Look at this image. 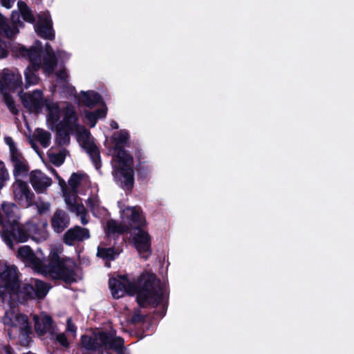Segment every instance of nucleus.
Returning <instances> with one entry per match:
<instances>
[{
  "instance_id": "f257e3e1",
  "label": "nucleus",
  "mask_w": 354,
  "mask_h": 354,
  "mask_svg": "<svg viewBox=\"0 0 354 354\" xmlns=\"http://www.w3.org/2000/svg\"><path fill=\"white\" fill-rule=\"evenodd\" d=\"M109 285L114 299L123 297L125 292L130 296L136 295V301L140 308H156L164 297L160 280L155 274L146 271L133 279V282L124 283L116 278H110Z\"/></svg>"
},
{
  "instance_id": "f03ea898",
  "label": "nucleus",
  "mask_w": 354,
  "mask_h": 354,
  "mask_svg": "<svg viewBox=\"0 0 354 354\" xmlns=\"http://www.w3.org/2000/svg\"><path fill=\"white\" fill-rule=\"evenodd\" d=\"M1 209L0 235L10 249L14 248L15 243H25L29 239L37 241L46 239L44 228L47 226L46 222L42 224V228L31 221L21 224L19 222V209L14 203H3Z\"/></svg>"
},
{
  "instance_id": "7ed1b4c3",
  "label": "nucleus",
  "mask_w": 354,
  "mask_h": 354,
  "mask_svg": "<svg viewBox=\"0 0 354 354\" xmlns=\"http://www.w3.org/2000/svg\"><path fill=\"white\" fill-rule=\"evenodd\" d=\"M28 261L37 272L49 274L53 279L62 280L66 284L77 281L76 263L69 257H61L56 250L50 252L48 263H44L35 254Z\"/></svg>"
},
{
  "instance_id": "20e7f679",
  "label": "nucleus",
  "mask_w": 354,
  "mask_h": 354,
  "mask_svg": "<svg viewBox=\"0 0 354 354\" xmlns=\"http://www.w3.org/2000/svg\"><path fill=\"white\" fill-rule=\"evenodd\" d=\"M113 177L116 183L124 190L131 192L134 187L133 156L115 157Z\"/></svg>"
},
{
  "instance_id": "39448f33",
  "label": "nucleus",
  "mask_w": 354,
  "mask_h": 354,
  "mask_svg": "<svg viewBox=\"0 0 354 354\" xmlns=\"http://www.w3.org/2000/svg\"><path fill=\"white\" fill-rule=\"evenodd\" d=\"M48 290L49 288L45 282L39 279H35L34 284L23 283L21 286L19 283L17 290L12 292V294L21 297L22 302H26L35 299H44Z\"/></svg>"
},
{
  "instance_id": "423d86ee",
  "label": "nucleus",
  "mask_w": 354,
  "mask_h": 354,
  "mask_svg": "<svg viewBox=\"0 0 354 354\" xmlns=\"http://www.w3.org/2000/svg\"><path fill=\"white\" fill-rule=\"evenodd\" d=\"M109 333L108 331H99L93 333V335L87 334L82 335L78 346L86 352L82 354H104L105 346L100 339L101 334Z\"/></svg>"
},
{
  "instance_id": "0eeeda50",
  "label": "nucleus",
  "mask_w": 354,
  "mask_h": 354,
  "mask_svg": "<svg viewBox=\"0 0 354 354\" xmlns=\"http://www.w3.org/2000/svg\"><path fill=\"white\" fill-rule=\"evenodd\" d=\"M15 201L24 207L34 204L35 194L28 183L21 179H17L12 185Z\"/></svg>"
},
{
  "instance_id": "6e6552de",
  "label": "nucleus",
  "mask_w": 354,
  "mask_h": 354,
  "mask_svg": "<svg viewBox=\"0 0 354 354\" xmlns=\"http://www.w3.org/2000/svg\"><path fill=\"white\" fill-rule=\"evenodd\" d=\"M43 52L42 43L39 40H36L29 48L24 46L19 48V55L28 59L35 71H39L41 67V56Z\"/></svg>"
},
{
  "instance_id": "1a4fd4ad",
  "label": "nucleus",
  "mask_w": 354,
  "mask_h": 354,
  "mask_svg": "<svg viewBox=\"0 0 354 354\" xmlns=\"http://www.w3.org/2000/svg\"><path fill=\"white\" fill-rule=\"evenodd\" d=\"M23 106L30 112L39 113L44 106L43 93L39 89L24 93L21 96Z\"/></svg>"
},
{
  "instance_id": "9d476101",
  "label": "nucleus",
  "mask_w": 354,
  "mask_h": 354,
  "mask_svg": "<svg viewBox=\"0 0 354 354\" xmlns=\"http://www.w3.org/2000/svg\"><path fill=\"white\" fill-rule=\"evenodd\" d=\"M133 241L140 257L147 260L152 252L151 237L148 232L140 229L133 237Z\"/></svg>"
},
{
  "instance_id": "9b49d317",
  "label": "nucleus",
  "mask_w": 354,
  "mask_h": 354,
  "mask_svg": "<svg viewBox=\"0 0 354 354\" xmlns=\"http://www.w3.org/2000/svg\"><path fill=\"white\" fill-rule=\"evenodd\" d=\"M100 339L105 346V351H113L116 354H129L124 346V340L121 337L114 336L112 333L101 334Z\"/></svg>"
},
{
  "instance_id": "f8f14e48",
  "label": "nucleus",
  "mask_w": 354,
  "mask_h": 354,
  "mask_svg": "<svg viewBox=\"0 0 354 354\" xmlns=\"http://www.w3.org/2000/svg\"><path fill=\"white\" fill-rule=\"evenodd\" d=\"M30 183L37 194H41L51 185L52 179L40 170L35 169L30 174Z\"/></svg>"
},
{
  "instance_id": "ddd939ff",
  "label": "nucleus",
  "mask_w": 354,
  "mask_h": 354,
  "mask_svg": "<svg viewBox=\"0 0 354 354\" xmlns=\"http://www.w3.org/2000/svg\"><path fill=\"white\" fill-rule=\"evenodd\" d=\"M35 29L37 35L41 38L50 41L55 39V33L53 28V21L50 17H40L35 26Z\"/></svg>"
},
{
  "instance_id": "4468645a",
  "label": "nucleus",
  "mask_w": 354,
  "mask_h": 354,
  "mask_svg": "<svg viewBox=\"0 0 354 354\" xmlns=\"http://www.w3.org/2000/svg\"><path fill=\"white\" fill-rule=\"evenodd\" d=\"M90 238L87 228L76 225L68 229L64 234L63 241L67 245H73L76 241L80 242Z\"/></svg>"
},
{
  "instance_id": "2eb2a0df",
  "label": "nucleus",
  "mask_w": 354,
  "mask_h": 354,
  "mask_svg": "<svg viewBox=\"0 0 354 354\" xmlns=\"http://www.w3.org/2000/svg\"><path fill=\"white\" fill-rule=\"evenodd\" d=\"M22 84L21 77L8 68H4L0 79V91L4 89L15 90Z\"/></svg>"
},
{
  "instance_id": "dca6fc26",
  "label": "nucleus",
  "mask_w": 354,
  "mask_h": 354,
  "mask_svg": "<svg viewBox=\"0 0 354 354\" xmlns=\"http://www.w3.org/2000/svg\"><path fill=\"white\" fill-rule=\"evenodd\" d=\"M0 278L2 283L8 288L10 293L12 294V292L17 290L19 281L17 273V268L15 266L6 267L0 274Z\"/></svg>"
},
{
  "instance_id": "f3484780",
  "label": "nucleus",
  "mask_w": 354,
  "mask_h": 354,
  "mask_svg": "<svg viewBox=\"0 0 354 354\" xmlns=\"http://www.w3.org/2000/svg\"><path fill=\"white\" fill-rule=\"evenodd\" d=\"M112 138L115 144L114 150L118 151L115 157L132 156L125 150L124 147L129 139V134L127 131L120 130L115 133Z\"/></svg>"
},
{
  "instance_id": "a211bd4d",
  "label": "nucleus",
  "mask_w": 354,
  "mask_h": 354,
  "mask_svg": "<svg viewBox=\"0 0 354 354\" xmlns=\"http://www.w3.org/2000/svg\"><path fill=\"white\" fill-rule=\"evenodd\" d=\"M81 147L88 154L94 167L99 170L102 167V160L99 147L95 145L93 140H88L82 142Z\"/></svg>"
},
{
  "instance_id": "6ab92c4d",
  "label": "nucleus",
  "mask_w": 354,
  "mask_h": 354,
  "mask_svg": "<svg viewBox=\"0 0 354 354\" xmlns=\"http://www.w3.org/2000/svg\"><path fill=\"white\" fill-rule=\"evenodd\" d=\"M69 225L67 214L61 209H57L51 218V226L57 233L62 232Z\"/></svg>"
},
{
  "instance_id": "aec40b11",
  "label": "nucleus",
  "mask_w": 354,
  "mask_h": 354,
  "mask_svg": "<svg viewBox=\"0 0 354 354\" xmlns=\"http://www.w3.org/2000/svg\"><path fill=\"white\" fill-rule=\"evenodd\" d=\"M80 102L85 106L92 109L102 102V97L100 93L93 91H82Z\"/></svg>"
},
{
  "instance_id": "412c9836",
  "label": "nucleus",
  "mask_w": 354,
  "mask_h": 354,
  "mask_svg": "<svg viewBox=\"0 0 354 354\" xmlns=\"http://www.w3.org/2000/svg\"><path fill=\"white\" fill-rule=\"evenodd\" d=\"M55 130V144L59 147L68 145L71 140L70 134L73 130H69L62 126V124H57Z\"/></svg>"
},
{
  "instance_id": "4be33fe9",
  "label": "nucleus",
  "mask_w": 354,
  "mask_h": 354,
  "mask_svg": "<svg viewBox=\"0 0 354 354\" xmlns=\"http://www.w3.org/2000/svg\"><path fill=\"white\" fill-rule=\"evenodd\" d=\"M138 160L139 162L136 167L138 180L143 183H147L150 179L152 167L147 164V162H142L140 157H138Z\"/></svg>"
},
{
  "instance_id": "5701e85b",
  "label": "nucleus",
  "mask_w": 354,
  "mask_h": 354,
  "mask_svg": "<svg viewBox=\"0 0 354 354\" xmlns=\"http://www.w3.org/2000/svg\"><path fill=\"white\" fill-rule=\"evenodd\" d=\"M78 117L75 111L72 108H67L64 113L62 121L57 124H62V126L66 127L69 130H74L78 126Z\"/></svg>"
},
{
  "instance_id": "b1692460",
  "label": "nucleus",
  "mask_w": 354,
  "mask_h": 354,
  "mask_svg": "<svg viewBox=\"0 0 354 354\" xmlns=\"http://www.w3.org/2000/svg\"><path fill=\"white\" fill-rule=\"evenodd\" d=\"M119 254L120 251L116 250L114 247L97 248V257L105 261V265L108 267L110 266V263H108L107 261H114Z\"/></svg>"
},
{
  "instance_id": "393cba45",
  "label": "nucleus",
  "mask_w": 354,
  "mask_h": 354,
  "mask_svg": "<svg viewBox=\"0 0 354 354\" xmlns=\"http://www.w3.org/2000/svg\"><path fill=\"white\" fill-rule=\"evenodd\" d=\"M146 225L145 218L136 209H133L129 216V225L131 229L140 231L143 230Z\"/></svg>"
},
{
  "instance_id": "a878e982",
  "label": "nucleus",
  "mask_w": 354,
  "mask_h": 354,
  "mask_svg": "<svg viewBox=\"0 0 354 354\" xmlns=\"http://www.w3.org/2000/svg\"><path fill=\"white\" fill-rule=\"evenodd\" d=\"M54 328V321L52 317L48 315L44 316L41 319V328L39 323L35 324V330L39 331L41 335L50 332L51 335H53Z\"/></svg>"
},
{
  "instance_id": "bb28decb",
  "label": "nucleus",
  "mask_w": 354,
  "mask_h": 354,
  "mask_svg": "<svg viewBox=\"0 0 354 354\" xmlns=\"http://www.w3.org/2000/svg\"><path fill=\"white\" fill-rule=\"evenodd\" d=\"M57 64V59L55 54L45 55L43 57L42 68L44 73L48 75L53 73L55 68Z\"/></svg>"
},
{
  "instance_id": "cd10ccee",
  "label": "nucleus",
  "mask_w": 354,
  "mask_h": 354,
  "mask_svg": "<svg viewBox=\"0 0 354 354\" xmlns=\"http://www.w3.org/2000/svg\"><path fill=\"white\" fill-rule=\"evenodd\" d=\"M12 164L14 167L13 176L15 180L19 179V177L27 176L29 167L26 160H19Z\"/></svg>"
},
{
  "instance_id": "c85d7f7f",
  "label": "nucleus",
  "mask_w": 354,
  "mask_h": 354,
  "mask_svg": "<svg viewBox=\"0 0 354 354\" xmlns=\"http://www.w3.org/2000/svg\"><path fill=\"white\" fill-rule=\"evenodd\" d=\"M38 71H35L33 68V66H28L25 71H24V76H25V87L27 88L31 85H36L38 84L39 77L36 74V73Z\"/></svg>"
},
{
  "instance_id": "c756f323",
  "label": "nucleus",
  "mask_w": 354,
  "mask_h": 354,
  "mask_svg": "<svg viewBox=\"0 0 354 354\" xmlns=\"http://www.w3.org/2000/svg\"><path fill=\"white\" fill-rule=\"evenodd\" d=\"M48 110V121L52 124L55 125L60 122L59 107L57 104H48L46 105Z\"/></svg>"
},
{
  "instance_id": "7c9ffc66",
  "label": "nucleus",
  "mask_w": 354,
  "mask_h": 354,
  "mask_svg": "<svg viewBox=\"0 0 354 354\" xmlns=\"http://www.w3.org/2000/svg\"><path fill=\"white\" fill-rule=\"evenodd\" d=\"M17 4L22 19L28 23L33 24L35 21V18L26 3L24 1H19Z\"/></svg>"
},
{
  "instance_id": "2f4dec72",
  "label": "nucleus",
  "mask_w": 354,
  "mask_h": 354,
  "mask_svg": "<svg viewBox=\"0 0 354 354\" xmlns=\"http://www.w3.org/2000/svg\"><path fill=\"white\" fill-rule=\"evenodd\" d=\"M15 33V29L9 26L6 19L0 13V35L11 38Z\"/></svg>"
},
{
  "instance_id": "473e14b6",
  "label": "nucleus",
  "mask_w": 354,
  "mask_h": 354,
  "mask_svg": "<svg viewBox=\"0 0 354 354\" xmlns=\"http://www.w3.org/2000/svg\"><path fill=\"white\" fill-rule=\"evenodd\" d=\"M51 135L49 132L41 129H37L36 140L43 147H48L50 145Z\"/></svg>"
},
{
  "instance_id": "72a5a7b5",
  "label": "nucleus",
  "mask_w": 354,
  "mask_h": 354,
  "mask_svg": "<svg viewBox=\"0 0 354 354\" xmlns=\"http://www.w3.org/2000/svg\"><path fill=\"white\" fill-rule=\"evenodd\" d=\"M66 150L64 149L62 151L57 153H48L50 161L56 167L61 166L65 160Z\"/></svg>"
},
{
  "instance_id": "f704fd0d",
  "label": "nucleus",
  "mask_w": 354,
  "mask_h": 354,
  "mask_svg": "<svg viewBox=\"0 0 354 354\" xmlns=\"http://www.w3.org/2000/svg\"><path fill=\"white\" fill-rule=\"evenodd\" d=\"M53 337L55 343L59 344L62 347L64 348H68L70 346V342L64 333H53Z\"/></svg>"
},
{
  "instance_id": "c9c22d12",
  "label": "nucleus",
  "mask_w": 354,
  "mask_h": 354,
  "mask_svg": "<svg viewBox=\"0 0 354 354\" xmlns=\"http://www.w3.org/2000/svg\"><path fill=\"white\" fill-rule=\"evenodd\" d=\"M3 101L11 113H12L15 115L19 114V110L16 107L15 102L12 95H10L8 93L4 94Z\"/></svg>"
},
{
  "instance_id": "e433bc0d",
  "label": "nucleus",
  "mask_w": 354,
  "mask_h": 354,
  "mask_svg": "<svg viewBox=\"0 0 354 354\" xmlns=\"http://www.w3.org/2000/svg\"><path fill=\"white\" fill-rule=\"evenodd\" d=\"M18 255L21 258L28 261L31 257L33 258L35 257V253L33 252L31 248L28 245H24L20 247L17 251Z\"/></svg>"
},
{
  "instance_id": "4c0bfd02",
  "label": "nucleus",
  "mask_w": 354,
  "mask_h": 354,
  "mask_svg": "<svg viewBox=\"0 0 354 354\" xmlns=\"http://www.w3.org/2000/svg\"><path fill=\"white\" fill-rule=\"evenodd\" d=\"M107 228L111 233H120L123 234L125 230V227L118 225L114 220H111L107 223Z\"/></svg>"
},
{
  "instance_id": "58836bf2",
  "label": "nucleus",
  "mask_w": 354,
  "mask_h": 354,
  "mask_svg": "<svg viewBox=\"0 0 354 354\" xmlns=\"http://www.w3.org/2000/svg\"><path fill=\"white\" fill-rule=\"evenodd\" d=\"M9 179V174L3 162L0 160V190L5 186Z\"/></svg>"
},
{
  "instance_id": "ea45409f",
  "label": "nucleus",
  "mask_w": 354,
  "mask_h": 354,
  "mask_svg": "<svg viewBox=\"0 0 354 354\" xmlns=\"http://www.w3.org/2000/svg\"><path fill=\"white\" fill-rule=\"evenodd\" d=\"M82 175L77 173H73L68 180V184L72 189L76 190L81 183Z\"/></svg>"
},
{
  "instance_id": "a19ab883",
  "label": "nucleus",
  "mask_w": 354,
  "mask_h": 354,
  "mask_svg": "<svg viewBox=\"0 0 354 354\" xmlns=\"http://www.w3.org/2000/svg\"><path fill=\"white\" fill-rule=\"evenodd\" d=\"M146 320V316L140 313V310H136L133 313V315L130 319V322L132 324H138L144 323Z\"/></svg>"
},
{
  "instance_id": "79ce46f5",
  "label": "nucleus",
  "mask_w": 354,
  "mask_h": 354,
  "mask_svg": "<svg viewBox=\"0 0 354 354\" xmlns=\"http://www.w3.org/2000/svg\"><path fill=\"white\" fill-rule=\"evenodd\" d=\"M86 205L89 207L91 212L93 214L98 209L100 206V201L97 197H89L86 201Z\"/></svg>"
},
{
  "instance_id": "37998d69",
  "label": "nucleus",
  "mask_w": 354,
  "mask_h": 354,
  "mask_svg": "<svg viewBox=\"0 0 354 354\" xmlns=\"http://www.w3.org/2000/svg\"><path fill=\"white\" fill-rule=\"evenodd\" d=\"M85 116L86 119L89 121L91 123V127H94L95 124L97 122V120L98 119L97 114L95 113V112L86 111H85Z\"/></svg>"
},
{
  "instance_id": "c03bdc74",
  "label": "nucleus",
  "mask_w": 354,
  "mask_h": 354,
  "mask_svg": "<svg viewBox=\"0 0 354 354\" xmlns=\"http://www.w3.org/2000/svg\"><path fill=\"white\" fill-rule=\"evenodd\" d=\"M90 136L91 133L89 131L84 129L82 132H80L77 134V140L81 145L82 142L90 140Z\"/></svg>"
},
{
  "instance_id": "a18cd8bd",
  "label": "nucleus",
  "mask_w": 354,
  "mask_h": 354,
  "mask_svg": "<svg viewBox=\"0 0 354 354\" xmlns=\"http://www.w3.org/2000/svg\"><path fill=\"white\" fill-rule=\"evenodd\" d=\"M23 160H25V158H24L21 153H20L19 151L10 153V160L12 163Z\"/></svg>"
},
{
  "instance_id": "49530a36",
  "label": "nucleus",
  "mask_w": 354,
  "mask_h": 354,
  "mask_svg": "<svg viewBox=\"0 0 354 354\" xmlns=\"http://www.w3.org/2000/svg\"><path fill=\"white\" fill-rule=\"evenodd\" d=\"M65 201L70 211L74 212L79 203H77L75 200L73 201L70 198H66Z\"/></svg>"
},
{
  "instance_id": "de8ad7c7",
  "label": "nucleus",
  "mask_w": 354,
  "mask_h": 354,
  "mask_svg": "<svg viewBox=\"0 0 354 354\" xmlns=\"http://www.w3.org/2000/svg\"><path fill=\"white\" fill-rule=\"evenodd\" d=\"M8 295H12L10 293L8 288L3 283L0 284V298L5 299Z\"/></svg>"
},
{
  "instance_id": "09e8293b",
  "label": "nucleus",
  "mask_w": 354,
  "mask_h": 354,
  "mask_svg": "<svg viewBox=\"0 0 354 354\" xmlns=\"http://www.w3.org/2000/svg\"><path fill=\"white\" fill-rule=\"evenodd\" d=\"M66 330L73 333H75L77 330V327L73 323L71 317H69L66 321Z\"/></svg>"
},
{
  "instance_id": "8fccbe9b",
  "label": "nucleus",
  "mask_w": 354,
  "mask_h": 354,
  "mask_svg": "<svg viewBox=\"0 0 354 354\" xmlns=\"http://www.w3.org/2000/svg\"><path fill=\"white\" fill-rule=\"evenodd\" d=\"M57 77L62 81H66L68 78V74L65 69L59 70L56 73Z\"/></svg>"
},
{
  "instance_id": "3c124183",
  "label": "nucleus",
  "mask_w": 354,
  "mask_h": 354,
  "mask_svg": "<svg viewBox=\"0 0 354 354\" xmlns=\"http://www.w3.org/2000/svg\"><path fill=\"white\" fill-rule=\"evenodd\" d=\"M77 215H86L87 212L83 204H78L75 212Z\"/></svg>"
},
{
  "instance_id": "603ef678",
  "label": "nucleus",
  "mask_w": 354,
  "mask_h": 354,
  "mask_svg": "<svg viewBox=\"0 0 354 354\" xmlns=\"http://www.w3.org/2000/svg\"><path fill=\"white\" fill-rule=\"evenodd\" d=\"M77 215H86L87 212L83 204H78L75 212Z\"/></svg>"
},
{
  "instance_id": "864d4df0",
  "label": "nucleus",
  "mask_w": 354,
  "mask_h": 354,
  "mask_svg": "<svg viewBox=\"0 0 354 354\" xmlns=\"http://www.w3.org/2000/svg\"><path fill=\"white\" fill-rule=\"evenodd\" d=\"M15 319L18 322H21L24 324H28V317L23 314H19L16 315Z\"/></svg>"
},
{
  "instance_id": "5fc2aeb1",
  "label": "nucleus",
  "mask_w": 354,
  "mask_h": 354,
  "mask_svg": "<svg viewBox=\"0 0 354 354\" xmlns=\"http://www.w3.org/2000/svg\"><path fill=\"white\" fill-rule=\"evenodd\" d=\"M3 323L6 326H15L16 325L13 323V321L11 317L5 315L3 317Z\"/></svg>"
},
{
  "instance_id": "6e6d98bb",
  "label": "nucleus",
  "mask_w": 354,
  "mask_h": 354,
  "mask_svg": "<svg viewBox=\"0 0 354 354\" xmlns=\"http://www.w3.org/2000/svg\"><path fill=\"white\" fill-rule=\"evenodd\" d=\"M167 308V304H163L162 306V308L160 310L155 311V313L159 317H163L166 315Z\"/></svg>"
},
{
  "instance_id": "4d7b16f0",
  "label": "nucleus",
  "mask_w": 354,
  "mask_h": 354,
  "mask_svg": "<svg viewBox=\"0 0 354 354\" xmlns=\"http://www.w3.org/2000/svg\"><path fill=\"white\" fill-rule=\"evenodd\" d=\"M38 212L39 214H43L48 210V205L45 203H41L40 205L37 207Z\"/></svg>"
},
{
  "instance_id": "13d9d810",
  "label": "nucleus",
  "mask_w": 354,
  "mask_h": 354,
  "mask_svg": "<svg viewBox=\"0 0 354 354\" xmlns=\"http://www.w3.org/2000/svg\"><path fill=\"white\" fill-rule=\"evenodd\" d=\"M94 112H95V113L97 114V116L98 118H104L106 115V111L104 109H97Z\"/></svg>"
},
{
  "instance_id": "bf43d9fd",
  "label": "nucleus",
  "mask_w": 354,
  "mask_h": 354,
  "mask_svg": "<svg viewBox=\"0 0 354 354\" xmlns=\"http://www.w3.org/2000/svg\"><path fill=\"white\" fill-rule=\"evenodd\" d=\"M45 52H46V55L55 54V53L49 43H46L45 44Z\"/></svg>"
},
{
  "instance_id": "052dcab7",
  "label": "nucleus",
  "mask_w": 354,
  "mask_h": 354,
  "mask_svg": "<svg viewBox=\"0 0 354 354\" xmlns=\"http://www.w3.org/2000/svg\"><path fill=\"white\" fill-rule=\"evenodd\" d=\"M20 330L23 333L28 334V333H30L31 332V328H30V326L28 324H25L23 327H21L20 328Z\"/></svg>"
},
{
  "instance_id": "680f3d73",
  "label": "nucleus",
  "mask_w": 354,
  "mask_h": 354,
  "mask_svg": "<svg viewBox=\"0 0 354 354\" xmlns=\"http://www.w3.org/2000/svg\"><path fill=\"white\" fill-rule=\"evenodd\" d=\"M5 142L9 147L11 146L12 145H13L14 143H15L14 142L13 139L11 137H10V136H7V137L5 138Z\"/></svg>"
},
{
  "instance_id": "e2e57ef3",
  "label": "nucleus",
  "mask_w": 354,
  "mask_h": 354,
  "mask_svg": "<svg viewBox=\"0 0 354 354\" xmlns=\"http://www.w3.org/2000/svg\"><path fill=\"white\" fill-rule=\"evenodd\" d=\"M120 279L122 282L127 283V282H133V281H131L129 279L127 275H120L119 276Z\"/></svg>"
},
{
  "instance_id": "0e129e2a",
  "label": "nucleus",
  "mask_w": 354,
  "mask_h": 354,
  "mask_svg": "<svg viewBox=\"0 0 354 354\" xmlns=\"http://www.w3.org/2000/svg\"><path fill=\"white\" fill-rule=\"evenodd\" d=\"M5 353L6 354H15V351L10 346L5 347Z\"/></svg>"
},
{
  "instance_id": "69168bd1",
  "label": "nucleus",
  "mask_w": 354,
  "mask_h": 354,
  "mask_svg": "<svg viewBox=\"0 0 354 354\" xmlns=\"http://www.w3.org/2000/svg\"><path fill=\"white\" fill-rule=\"evenodd\" d=\"M1 3L2 5L7 8H10V0H1Z\"/></svg>"
},
{
  "instance_id": "338daca9",
  "label": "nucleus",
  "mask_w": 354,
  "mask_h": 354,
  "mask_svg": "<svg viewBox=\"0 0 354 354\" xmlns=\"http://www.w3.org/2000/svg\"><path fill=\"white\" fill-rule=\"evenodd\" d=\"M110 126L113 129H118L119 128L118 124L114 120L111 122Z\"/></svg>"
},
{
  "instance_id": "774afa93",
  "label": "nucleus",
  "mask_w": 354,
  "mask_h": 354,
  "mask_svg": "<svg viewBox=\"0 0 354 354\" xmlns=\"http://www.w3.org/2000/svg\"><path fill=\"white\" fill-rule=\"evenodd\" d=\"M10 148V153H15V151H17L18 149L17 148V146H16V144L14 143L13 145H12L11 146L9 147Z\"/></svg>"
}]
</instances>
